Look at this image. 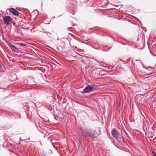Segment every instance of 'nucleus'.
<instances>
[{"instance_id": "1", "label": "nucleus", "mask_w": 156, "mask_h": 156, "mask_svg": "<svg viewBox=\"0 0 156 156\" xmlns=\"http://www.w3.org/2000/svg\"><path fill=\"white\" fill-rule=\"evenodd\" d=\"M97 87V86L94 85H89L81 92L82 94L85 93H89L91 92L96 90Z\"/></svg>"}, {"instance_id": "2", "label": "nucleus", "mask_w": 156, "mask_h": 156, "mask_svg": "<svg viewBox=\"0 0 156 156\" xmlns=\"http://www.w3.org/2000/svg\"><path fill=\"white\" fill-rule=\"evenodd\" d=\"M3 19L4 23L6 25H8L10 21L12 20V18L11 17L9 16H3Z\"/></svg>"}, {"instance_id": "3", "label": "nucleus", "mask_w": 156, "mask_h": 156, "mask_svg": "<svg viewBox=\"0 0 156 156\" xmlns=\"http://www.w3.org/2000/svg\"><path fill=\"white\" fill-rule=\"evenodd\" d=\"M111 133L112 136L115 138L118 137L119 136V133L118 131L115 128L113 129Z\"/></svg>"}, {"instance_id": "4", "label": "nucleus", "mask_w": 156, "mask_h": 156, "mask_svg": "<svg viewBox=\"0 0 156 156\" xmlns=\"http://www.w3.org/2000/svg\"><path fill=\"white\" fill-rule=\"evenodd\" d=\"M9 11L16 16L18 15L20 13L18 11L14 8H10Z\"/></svg>"}, {"instance_id": "5", "label": "nucleus", "mask_w": 156, "mask_h": 156, "mask_svg": "<svg viewBox=\"0 0 156 156\" xmlns=\"http://www.w3.org/2000/svg\"><path fill=\"white\" fill-rule=\"evenodd\" d=\"M9 46L11 49L16 48L15 46L13 44H9Z\"/></svg>"}, {"instance_id": "6", "label": "nucleus", "mask_w": 156, "mask_h": 156, "mask_svg": "<svg viewBox=\"0 0 156 156\" xmlns=\"http://www.w3.org/2000/svg\"><path fill=\"white\" fill-rule=\"evenodd\" d=\"M19 45L20 46H25L26 45V44L22 43H20L19 44Z\"/></svg>"}, {"instance_id": "7", "label": "nucleus", "mask_w": 156, "mask_h": 156, "mask_svg": "<svg viewBox=\"0 0 156 156\" xmlns=\"http://www.w3.org/2000/svg\"><path fill=\"white\" fill-rule=\"evenodd\" d=\"M12 76L15 77V78L14 79V80H16L17 79V76L16 74H13Z\"/></svg>"}, {"instance_id": "8", "label": "nucleus", "mask_w": 156, "mask_h": 156, "mask_svg": "<svg viewBox=\"0 0 156 156\" xmlns=\"http://www.w3.org/2000/svg\"><path fill=\"white\" fill-rule=\"evenodd\" d=\"M152 153L154 156H155V155H156V153L154 151H152Z\"/></svg>"}, {"instance_id": "9", "label": "nucleus", "mask_w": 156, "mask_h": 156, "mask_svg": "<svg viewBox=\"0 0 156 156\" xmlns=\"http://www.w3.org/2000/svg\"><path fill=\"white\" fill-rule=\"evenodd\" d=\"M1 65H0V69L1 68Z\"/></svg>"}, {"instance_id": "10", "label": "nucleus", "mask_w": 156, "mask_h": 156, "mask_svg": "<svg viewBox=\"0 0 156 156\" xmlns=\"http://www.w3.org/2000/svg\"><path fill=\"white\" fill-rule=\"evenodd\" d=\"M86 137H87V135H86Z\"/></svg>"}]
</instances>
